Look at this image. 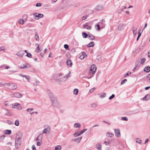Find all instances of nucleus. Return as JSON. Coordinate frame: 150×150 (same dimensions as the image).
I'll use <instances>...</instances> for the list:
<instances>
[{
    "mask_svg": "<svg viewBox=\"0 0 150 150\" xmlns=\"http://www.w3.org/2000/svg\"><path fill=\"white\" fill-rule=\"evenodd\" d=\"M32 149L33 150H36V148L34 145H33L32 146Z\"/></svg>",
    "mask_w": 150,
    "mask_h": 150,
    "instance_id": "nucleus-61",
    "label": "nucleus"
},
{
    "mask_svg": "<svg viewBox=\"0 0 150 150\" xmlns=\"http://www.w3.org/2000/svg\"><path fill=\"white\" fill-rule=\"evenodd\" d=\"M70 75V72H69L67 74H66L62 78V80H57V81L58 82H61L62 81H66L68 77Z\"/></svg>",
    "mask_w": 150,
    "mask_h": 150,
    "instance_id": "nucleus-5",
    "label": "nucleus"
},
{
    "mask_svg": "<svg viewBox=\"0 0 150 150\" xmlns=\"http://www.w3.org/2000/svg\"><path fill=\"white\" fill-rule=\"evenodd\" d=\"M33 110V108H28L26 109V111L27 112H29L32 111Z\"/></svg>",
    "mask_w": 150,
    "mask_h": 150,
    "instance_id": "nucleus-51",
    "label": "nucleus"
},
{
    "mask_svg": "<svg viewBox=\"0 0 150 150\" xmlns=\"http://www.w3.org/2000/svg\"><path fill=\"white\" fill-rule=\"evenodd\" d=\"M35 52H39L41 51V50L40 49L39 47H37L35 49Z\"/></svg>",
    "mask_w": 150,
    "mask_h": 150,
    "instance_id": "nucleus-36",
    "label": "nucleus"
},
{
    "mask_svg": "<svg viewBox=\"0 0 150 150\" xmlns=\"http://www.w3.org/2000/svg\"><path fill=\"white\" fill-rule=\"evenodd\" d=\"M123 11V10H122V9L121 8V9H119L118 10V12L119 13H121V12L122 11Z\"/></svg>",
    "mask_w": 150,
    "mask_h": 150,
    "instance_id": "nucleus-64",
    "label": "nucleus"
},
{
    "mask_svg": "<svg viewBox=\"0 0 150 150\" xmlns=\"http://www.w3.org/2000/svg\"><path fill=\"white\" fill-rule=\"evenodd\" d=\"M35 39L37 40H39V36L37 35V33H36V34H35Z\"/></svg>",
    "mask_w": 150,
    "mask_h": 150,
    "instance_id": "nucleus-49",
    "label": "nucleus"
},
{
    "mask_svg": "<svg viewBox=\"0 0 150 150\" xmlns=\"http://www.w3.org/2000/svg\"><path fill=\"white\" fill-rule=\"evenodd\" d=\"M88 26V24L87 23H86L85 24H83V27L84 28H86V27Z\"/></svg>",
    "mask_w": 150,
    "mask_h": 150,
    "instance_id": "nucleus-45",
    "label": "nucleus"
},
{
    "mask_svg": "<svg viewBox=\"0 0 150 150\" xmlns=\"http://www.w3.org/2000/svg\"><path fill=\"white\" fill-rule=\"evenodd\" d=\"M88 38L91 40H93L95 39V37L91 33L88 34Z\"/></svg>",
    "mask_w": 150,
    "mask_h": 150,
    "instance_id": "nucleus-20",
    "label": "nucleus"
},
{
    "mask_svg": "<svg viewBox=\"0 0 150 150\" xmlns=\"http://www.w3.org/2000/svg\"><path fill=\"white\" fill-rule=\"evenodd\" d=\"M137 28L135 26H134L132 28V32L133 34L135 35L137 34Z\"/></svg>",
    "mask_w": 150,
    "mask_h": 150,
    "instance_id": "nucleus-18",
    "label": "nucleus"
},
{
    "mask_svg": "<svg viewBox=\"0 0 150 150\" xmlns=\"http://www.w3.org/2000/svg\"><path fill=\"white\" fill-rule=\"evenodd\" d=\"M121 120H124L127 121L128 120V119L127 117H122L121 118Z\"/></svg>",
    "mask_w": 150,
    "mask_h": 150,
    "instance_id": "nucleus-39",
    "label": "nucleus"
},
{
    "mask_svg": "<svg viewBox=\"0 0 150 150\" xmlns=\"http://www.w3.org/2000/svg\"><path fill=\"white\" fill-rule=\"evenodd\" d=\"M50 127L48 126L42 132V133L43 134H46L47 133V132H49L50 131Z\"/></svg>",
    "mask_w": 150,
    "mask_h": 150,
    "instance_id": "nucleus-7",
    "label": "nucleus"
},
{
    "mask_svg": "<svg viewBox=\"0 0 150 150\" xmlns=\"http://www.w3.org/2000/svg\"><path fill=\"white\" fill-rule=\"evenodd\" d=\"M140 64L139 60H137L136 62L135 67H138L140 66Z\"/></svg>",
    "mask_w": 150,
    "mask_h": 150,
    "instance_id": "nucleus-25",
    "label": "nucleus"
},
{
    "mask_svg": "<svg viewBox=\"0 0 150 150\" xmlns=\"http://www.w3.org/2000/svg\"><path fill=\"white\" fill-rule=\"evenodd\" d=\"M91 26H90L86 28L87 30H90L91 29Z\"/></svg>",
    "mask_w": 150,
    "mask_h": 150,
    "instance_id": "nucleus-63",
    "label": "nucleus"
},
{
    "mask_svg": "<svg viewBox=\"0 0 150 150\" xmlns=\"http://www.w3.org/2000/svg\"><path fill=\"white\" fill-rule=\"evenodd\" d=\"M11 96L12 97H15L16 98H21L22 96V95L19 93H15L12 94Z\"/></svg>",
    "mask_w": 150,
    "mask_h": 150,
    "instance_id": "nucleus-4",
    "label": "nucleus"
},
{
    "mask_svg": "<svg viewBox=\"0 0 150 150\" xmlns=\"http://www.w3.org/2000/svg\"><path fill=\"white\" fill-rule=\"evenodd\" d=\"M23 66H24V67H25V69H28L30 67V65L28 64H23Z\"/></svg>",
    "mask_w": 150,
    "mask_h": 150,
    "instance_id": "nucleus-24",
    "label": "nucleus"
},
{
    "mask_svg": "<svg viewBox=\"0 0 150 150\" xmlns=\"http://www.w3.org/2000/svg\"><path fill=\"white\" fill-rule=\"evenodd\" d=\"M138 33V37H137V41H138L139 40L140 37V36L141 35V33H140L139 31Z\"/></svg>",
    "mask_w": 150,
    "mask_h": 150,
    "instance_id": "nucleus-43",
    "label": "nucleus"
},
{
    "mask_svg": "<svg viewBox=\"0 0 150 150\" xmlns=\"http://www.w3.org/2000/svg\"><path fill=\"white\" fill-rule=\"evenodd\" d=\"M96 66L95 64H93L91 66L90 70L91 71H95V72H96Z\"/></svg>",
    "mask_w": 150,
    "mask_h": 150,
    "instance_id": "nucleus-12",
    "label": "nucleus"
},
{
    "mask_svg": "<svg viewBox=\"0 0 150 150\" xmlns=\"http://www.w3.org/2000/svg\"><path fill=\"white\" fill-rule=\"evenodd\" d=\"M11 133V131L10 130L6 129L4 131V134H6L10 135Z\"/></svg>",
    "mask_w": 150,
    "mask_h": 150,
    "instance_id": "nucleus-22",
    "label": "nucleus"
},
{
    "mask_svg": "<svg viewBox=\"0 0 150 150\" xmlns=\"http://www.w3.org/2000/svg\"><path fill=\"white\" fill-rule=\"evenodd\" d=\"M8 86H10L11 87L10 89L11 90H14L16 89L17 88V85L15 83H7Z\"/></svg>",
    "mask_w": 150,
    "mask_h": 150,
    "instance_id": "nucleus-3",
    "label": "nucleus"
},
{
    "mask_svg": "<svg viewBox=\"0 0 150 150\" xmlns=\"http://www.w3.org/2000/svg\"><path fill=\"white\" fill-rule=\"evenodd\" d=\"M19 23L21 24H23L24 23V22L25 21V20L23 19H20L19 21Z\"/></svg>",
    "mask_w": 150,
    "mask_h": 150,
    "instance_id": "nucleus-28",
    "label": "nucleus"
},
{
    "mask_svg": "<svg viewBox=\"0 0 150 150\" xmlns=\"http://www.w3.org/2000/svg\"><path fill=\"white\" fill-rule=\"evenodd\" d=\"M5 49V47L4 46H1L0 47V51L4 50Z\"/></svg>",
    "mask_w": 150,
    "mask_h": 150,
    "instance_id": "nucleus-55",
    "label": "nucleus"
},
{
    "mask_svg": "<svg viewBox=\"0 0 150 150\" xmlns=\"http://www.w3.org/2000/svg\"><path fill=\"white\" fill-rule=\"evenodd\" d=\"M94 43L93 42H91L87 45V47H93L94 46Z\"/></svg>",
    "mask_w": 150,
    "mask_h": 150,
    "instance_id": "nucleus-14",
    "label": "nucleus"
},
{
    "mask_svg": "<svg viewBox=\"0 0 150 150\" xmlns=\"http://www.w3.org/2000/svg\"><path fill=\"white\" fill-rule=\"evenodd\" d=\"M81 135V134L80 133H78V132H76L75 133L74 135V136L75 137H77V136H80V135Z\"/></svg>",
    "mask_w": 150,
    "mask_h": 150,
    "instance_id": "nucleus-37",
    "label": "nucleus"
},
{
    "mask_svg": "<svg viewBox=\"0 0 150 150\" xmlns=\"http://www.w3.org/2000/svg\"><path fill=\"white\" fill-rule=\"evenodd\" d=\"M22 132L16 134V136L15 139V147L17 149H18L21 146L22 143Z\"/></svg>",
    "mask_w": 150,
    "mask_h": 150,
    "instance_id": "nucleus-1",
    "label": "nucleus"
},
{
    "mask_svg": "<svg viewBox=\"0 0 150 150\" xmlns=\"http://www.w3.org/2000/svg\"><path fill=\"white\" fill-rule=\"evenodd\" d=\"M7 121L9 122H7V123L9 125H12L13 124V123L11 121H9L8 120H7Z\"/></svg>",
    "mask_w": 150,
    "mask_h": 150,
    "instance_id": "nucleus-58",
    "label": "nucleus"
},
{
    "mask_svg": "<svg viewBox=\"0 0 150 150\" xmlns=\"http://www.w3.org/2000/svg\"><path fill=\"white\" fill-rule=\"evenodd\" d=\"M79 92V90L78 89L75 88L74 89V94L76 95L78 94Z\"/></svg>",
    "mask_w": 150,
    "mask_h": 150,
    "instance_id": "nucleus-32",
    "label": "nucleus"
},
{
    "mask_svg": "<svg viewBox=\"0 0 150 150\" xmlns=\"http://www.w3.org/2000/svg\"><path fill=\"white\" fill-rule=\"evenodd\" d=\"M88 16H83L82 18V19L83 20H85V19H86L87 18V17Z\"/></svg>",
    "mask_w": 150,
    "mask_h": 150,
    "instance_id": "nucleus-60",
    "label": "nucleus"
},
{
    "mask_svg": "<svg viewBox=\"0 0 150 150\" xmlns=\"http://www.w3.org/2000/svg\"><path fill=\"white\" fill-rule=\"evenodd\" d=\"M82 53L83 54L80 55L79 57V58L81 59H83L85 57V56L86 55V54L84 52H82Z\"/></svg>",
    "mask_w": 150,
    "mask_h": 150,
    "instance_id": "nucleus-23",
    "label": "nucleus"
},
{
    "mask_svg": "<svg viewBox=\"0 0 150 150\" xmlns=\"http://www.w3.org/2000/svg\"><path fill=\"white\" fill-rule=\"evenodd\" d=\"M23 18L24 20L26 21L27 19V16L26 15H25L23 16Z\"/></svg>",
    "mask_w": 150,
    "mask_h": 150,
    "instance_id": "nucleus-54",
    "label": "nucleus"
},
{
    "mask_svg": "<svg viewBox=\"0 0 150 150\" xmlns=\"http://www.w3.org/2000/svg\"><path fill=\"white\" fill-rule=\"evenodd\" d=\"M6 137L5 135H2L0 137V138L2 139H4V138Z\"/></svg>",
    "mask_w": 150,
    "mask_h": 150,
    "instance_id": "nucleus-59",
    "label": "nucleus"
},
{
    "mask_svg": "<svg viewBox=\"0 0 150 150\" xmlns=\"http://www.w3.org/2000/svg\"><path fill=\"white\" fill-rule=\"evenodd\" d=\"M82 139L81 137H80L77 138L75 139H74L75 142H79Z\"/></svg>",
    "mask_w": 150,
    "mask_h": 150,
    "instance_id": "nucleus-31",
    "label": "nucleus"
},
{
    "mask_svg": "<svg viewBox=\"0 0 150 150\" xmlns=\"http://www.w3.org/2000/svg\"><path fill=\"white\" fill-rule=\"evenodd\" d=\"M64 47L65 49L67 50H68L69 48V46L67 44H65L64 45Z\"/></svg>",
    "mask_w": 150,
    "mask_h": 150,
    "instance_id": "nucleus-47",
    "label": "nucleus"
},
{
    "mask_svg": "<svg viewBox=\"0 0 150 150\" xmlns=\"http://www.w3.org/2000/svg\"><path fill=\"white\" fill-rule=\"evenodd\" d=\"M150 96L149 95L147 94L145 96L144 98H143V100H148L150 99Z\"/></svg>",
    "mask_w": 150,
    "mask_h": 150,
    "instance_id": "nucleus-17",
    "label": "nucleus"
},
{
    "mask_svg": "<svg viewBox=\"0 0 150 150\" xmlns=\"http://www.w3.org/2000/svg\"><path fill=\"white\" fill-rule=\"evenodd\" d=\"M13 106L16 105V106H17L18 107V110H20L21 109V105L19 104H17V103H16V105L15 104H12Z\"/></svg>",
    "mask_w": 150,
    "mask_h": 150,
    "instance_id": "nucleus-21",
    "label": "nucleus"
},
{
    "mask_svg": "<svg viewBox=\"0 0 150 150\" xmlns=\"http://www.w3.org/2000/svg\"><path fill=\"white\" fill-rule=\"evenodd\" d=\"M87 129H85L82 130L80 132L81 134H83L84 132L86 131L87 130Z\"/></svg>",
    "mask_w": 150,
    "mask_h": 150,
    "instance_id": "nucleus-52",
    "label": "nucleus"
},
{
    "mask_svg": "<svg viewBox=\"0 0 150 150\" xmlns=\"http://www.w3.org/2000/svg\"><path fill=\"white\" fill-rule=\"evenodd\" d=\"M115 97V95L114 94H112L109 97V99L110 100L114 98Z\"/></svg>",
    "mask_w": 150,
    "mask_h": 150,
    "instance_id": "nucleus-46",
    "label": "nucleus"
},
{
    "mask_svg": "<svg viewBox=\"0 0 150 150\" xmlns=\"http://www.w3.org/2000/svg\"><path fill=\"white\" fill-rule=\"evenodd\" d=\"M115 135L116 137H119L120 136V130L119 129H114Z\"/></svg>",
    "mask_w": 150,
    "mask_h": 150,
    "instance_id": "nucleus-6",
    "label": "nucleus"
},
{
    "mask_svg": "<svg viewBox=\"0 0 150 150\" xmlns=\"http://www.w3.org/2000/svg\"><path fill=\"white\" fill-rule=\"evenodd\" d=\"M49 96L52 105L54 107H58L59 105V103L56 98L52 93H49Z\"/></svg>",
    "mask_w": 150,
    "mask_h": 150,
    "instance_id": "nucleus-2",
    "label": "nucleus"
},
{
    "mask_svg": "<svg viewBox=\"0 0 150 150\" xmlns=\"http://www.w3.org/2000/svg\"><path fill=\"white\" fill-rule=\"evenodd\" d=\"M146 59L145 58H143L142 59H141V62L140 63V64H142L144 63L146 61Z\"/></svg>",
    "mask_w": 150,
    "mask_h": 150,
    "instance_id": "nucleus-38",
    "label": "nucleus"
},
{
    "mask_svg": "<svg viewBox=\"0 0 150 150\" xmlns=\"http://www.w3.org/2000/svg\"><path fill=\"white\" fill-rule=\"evenodd\" d=\"M44 15L41 13H38V15L35 16V19H39L38 18H42L43 17Z\"/></svg>",
    "mask_w": 150,
    "mask_h": 150,
    "instance_id": "nucleus-15",
    "label": "nucleus"
},
{
    "mask_svg": "<svg viewBox=\"0 0 150 150\" xmlns=\"http://www.w3.org/2000/svg\"><path fill=\"white\" fill-rule=\"evenodd\" d=\"M95 27H97V29L99 30H100V26L99 25V24H97L95 26Z\"/></svg>",
    "mask_w": 150,
    "mask_h": 150,
    "instance_id": "nucleus-50",
    "label": "nucleus"
},
{
    "mask_svg": "<svg viewBox=\"0 0 150 150\" xmlns=\"http://www.w3.org/2000/svg\"><path fill=\"white\" fill-rule=\"evenodd\" d=\"M66 63L67 65L70 67H71L72 66V64L71 61L69 59H68L67 60L66 62Z\"/></svg>",
    "mask_w": 150,
    "mask_h": 150,
    "instance_id": "nucleus-13",
    "label": "nucleus"
},
{
    "mask_svg": "<svg viewBox=\"0 0 150 150\" xmlns=\"http://www.w3.org/2000/svg\"><path fill=\"white\" fill-rule=\"evenodd\" d=\"M136 142L139 144H141L142 140L139 138L136 139Z\"/></svg>",
    "mask_w": 150,
    "mask_h": 150,
    "instance_id": "nucleus-35",
    "label": "nucleus"
},
{
    "mask_svg": "<svg viewBox=\"0 0 150 150\" xmlns=\"http://www.w3.org/2000/svg\"><path fill=\"white\" fill-rule=\"evenodd\" d=\"M91 107L92 108H95L97 107V105L95 103H93L91 104Z\"/></svg>",
    "mask_w": 150,
    "mask_h": 150,
    "instance_id": "nucleus-34",
    "label": "nucleus"
},
{
    "mask_svg": "<svg viewBox=\"0 0 150 150\" xmlns=\"http://www.w3.org/2000/svg\"><path fill=\"white\" fill-rule=\"evenodd\" d=\"M100 25H102L103 26V28L105 26V21L104 19H102L100 21L99 23Z\"/></svg>",
    "mask_w": 150,
    "mask_h": 150,
    "instance_id": "nucleus-10",
    "label": "nucleus"
},
{
    "mask_svg": "<svg viewBox=\"0 0 150 150\" xmlns=\"http://www.w3.org/2000/svg\"><path fill=\"white\" fill-rule=\"evenodd\" d=\"M82 35L83 38H86L88 37V35L85 32H83L82 33Z\"/></svg>",
    "mask_w": 150,
    "mask_h": 150,
    "instance_id": "nucleus-26",
    "label": "nucleus"
},
{
    "mask_svg": "<svg viewBox=\"0 0 150 150\" xmlns=\"http://www.w3.org/2000/svg\"><path fill=\"white\" fill-rule=\"evenodd\" d=\"M106 96V94L105 93H103L101 94L100 95V97L101 98H103Z\"/></svg>",
    "mask_w": 150,
    "mask_h": 150,
    "instance_id": "nucleus-42",
    "label": "nucleus"
},
{
    "mask_svg": "<svg viewBox=\"0 0 150 150\" xmlns=\"http://www.w3.org/2000/svg\"><path fill=\"white\" fill-rule=\"evenodd\" d=\"M95 71H91V70H90V71H89V74L90 75H92L91 76H90V77H89V78H91L93 76V75L94 74V73H95Z\"/></svg>",
    "mask_w": 150,
    "mask_h": 150,
    "instance_id": "nucleus-27",
    "label": "nucleus"
},
{
    "mask_svg": "<svg viewBox=\"0 0 150 150\" xmlns=\"http://www.w3.org/2000/svg\"><path fill=\"white\" fill-rule=\"evenodd\" d=\"M107 135L108 136L111 137L114 135V134L112 133H109L108 132L107 133Z\"/></svg>",
    "mask_w": 150,
    "mask_h": 150,
    "instance_id": "nucleus-40",
    "label": "nucleus"
},
{
    "mask_svg": "<svg viewBox=\"0 0 150 150\" xmlns=\"http://www.w3.org/2000/svg\"><path fill=\"white\" fill-rule=\"evenodd\" d=\"M104 144H105V145H108L109 144V142H107L106 141H105L104 142Z\"/></svg>",
    "mask_w": 150,
    "mask_h": 150,
    "instance_id": "nucleus-62",
    "label": "nucleus"
},
{
    "mask_svg": "<svg viewBox=\"0 0 150 150\" xmlns=\"http://www.w3.org/2000/svg\"><path fill=\"white\" fill-rule=\"evenodd\" d=\"M96 147L99 150H101V145L100 144H98L96 145Z\"/></svg>",
    "mask_w": 150,
    "mask_h": 150,
    "instance_id": "nucleus-29",
    "label": "nucleus"
},
{
    "mask_svg": "<svg viewBox=\"0 0 150 150\" xmlns=\"http://www.w3.org/2000/svg\"><path fill=\"white\" fill-rule=\"evenodd\" d=\"M43 138V136L42 134L39 135L36 138L37 141H41Z\"/></svg>",
    "mask_w": 150,
    "mask_h": 150,
    "instance_id": "nucleus-19",
    "label": "nucleus"
},
{
    "mask_svg": "<svg viewBox=\"0 0 150 150\" xmlns=\"http://www.w3.org/2000/svg\"><path fill=\"white\" fill-rule=\"evenodd\" d=\"M6 84L7 85V83H4L2 82H0V87L4 86Z\"/></svg>",
    "mask_w": 150,
    "mask_h": 150,
    "instance_id": "nucleus-56",
    "label": "nucleus"
},
{
    "mask_svg": "<svg viewBox=\"0 0 150 150\" xmlns=\"http://www.w3.org/2000/svg\"><path fill=\"white\" fill-rule=\"evenodd\" d=\"M146 78L149 80H150V74H149L147 75Z\"/></svg>",
    "mask_w": 150,
    "mask_h": 150,
    "instance_id": "nucleus-57",
    "label": "nucleus"
},
{
    "mask_svg": "<svg viewBox=\"0 0 150 150\" xmlns=\"http://www.w3.org/2000/svg\"><path fill=\"white\" fill-rule=\"evenodd\" d=\"M144 71L146 72H149L150 71V67L146 66L144 69Z\"/></svg>",
    "mask_w": 150,
    "mask_h": 150,
    "instance_id": "nucleus-16",
    "label": "nucleus"
},
{
    "mask_svg": "<svg viewBox=\"0 0 150 150\" xmlns=\"http://www.w3.org/2000/svg\"><path fill=\"white\" fill-rule=\"evenodd\" d=\"M24 54L23 51L22 50H20L16 54V55L19 57H22Z\"/></svg>",
    "mask_w": 150,
    "mask_h": 150,
    "instance_id": "nucleus-8",
    "label": "nucleus"
},
{
    "mask_svg": "<svg viewBox=\"0 0 150 150\" xmlns=\"http://www.w3.org/2000/svg\"><path fill=\"white\" fill-rule=\"evenodd\" d=\"M36 6L37 7H40L42 6V4L40 3H38L36 4Z\"/></svg>",
    "mask_w": 150,
    "mask_h": 150,
    "instance_id": "nucleus-53",
    "label": "nucleus"
},
{
    "mask_svg": "<svg viewBox=\"0 0 150 150\" xmlns=\"http://www.w3.org/2000/svg\"><path fill=\"white\" fill-rule=\"evenodd\" d=\"M61 147L60 146H57L55 147V150H61Z\"/></svg>",
    "mask_w": 150,
    "mask_h": 150,
    "instance_id": "nucleus-33",
    "label": "nucleus"
},
{
    "mask_svg": "<svg viewBox=\"0 0 150 150\" xmlns=\"http://www.w3.org/2000/svg\"><path fill=\"white\" fill-rule=\"evenodd\" d=\"M81 126L80 124L78 123H76L74 124V127L75 128L79 127Z\"/></svg>",
    "mask_w": 150,
    "mask_h": 150,
    "instance_id": "nucleus-30",
    "label": "nucleus"
},
{
    "mask_svg": "<svg viewBox=\"0 0 150 150\" xmlns=\"http://www.w3.org/2000/svg\"><path fill=\"white\" fill-rule=\"evenodd\" d=\"M26 56L28 57L31 58L32 57V54L30 53H27Z\"/></svg>",
    "mask_w": 150,
    "mask_h": 150,
    "instance_id": "nucleus-48",
    "label": "nucleus"
},
{
    "mask_svg": "<svg viewBox=\"0 0 150 150\" xmlns=\"http://www.w3.org/2000/svg\"><path fill=\"white\" fill-rule=\"evenodd\" d=\"M127 81V79H124L123 80H122L121 81V84L123 85V84L125 83L126 82V81Z\"/></svg>",
    "mask_w": 150,
    "mask_h": 150,
    "instance_id": "nucleus-44",
    "label": "nucleus"
},
{
    "mask_svg": "<svg viewBox=\"0 0 150 150\" xmlns=\"http://www.w3.org/2000/svg\"><path fill=\"white\" fill-rule=\"evenodd\" d=\"M125 27V25L121 24L118 27V29L119 30H123Z\"/></svg>",
    "mask_w": 150,
    "mask_h": 150,
    "instance_id": "nucleus-11",
    "label": "nucleus"
},
{
    "mask_svg": "<svg viewBox=\"0 0 150 150\" xmlns=\"http://www.w3.org/2000/svg\"><path fill=\"white\" fill-rule=\"evenodd\" d=\"M19 75L21 77H25L27 79V80L28 82H29L30 81V76H29L24 75L22 74H20Z\"/></svg>",
    "mask_w": 150,
    "mask_h": 150,
    "instance_id": "nucleus-9",
    "label": "nucleus"
},
{
    "mask_svg": "<svg viewBox=\"0 0 150 150\" xmlns=\"http://www.w3.org/2000/svg\"><path fill=\"white\" fill-rule=\"evenodd\" d=\"M15 125L16 126H18L19 125V120H16L15 122Z\"/></svg>",
    "mask_w": 150,
    "mask_h": 150,
    "instance_id": "nucleus-41",
    "label": "nucleus"
}]
</instances>
